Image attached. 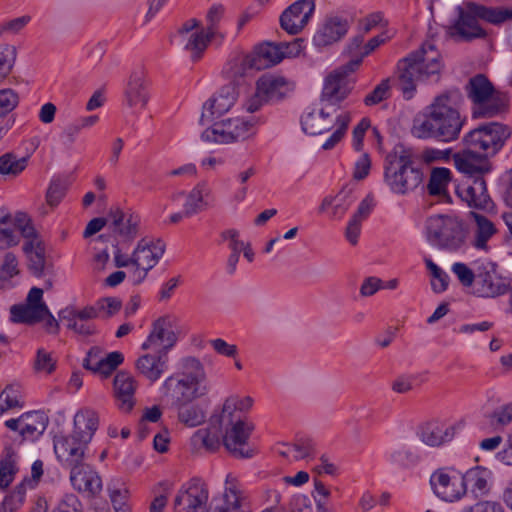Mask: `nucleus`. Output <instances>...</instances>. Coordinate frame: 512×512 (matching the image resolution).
I'll list each match as a JSON object with an SVG mask.
<instances>
[{
	"mask_svg": "<svg viewBox=\"0 0 512 512\" xmlns=\"http://www.w3.org/2000/svg\"><path fill=\"white\" fill-rule=\"evenodd\" d=\"M14 451L7 449L5 456L0 461V489L7 488L13 481L16 473Z\"/></svg>",
	"mask_w": 512,
	"mask_h": 512,
	"instance_id": "nucleus-49",
	"label": "nucleus"
},
{
	"mask_svg": "<svg viewBox=\"0 0 512 512\" xmlns=\"http://www.w3.org/2000/svg\"><path fill=\"white\" fill-rule=\"evenodd\" d=\"M171 406L176 410L179 422L188 427L199 426L206 419L204 408L195 401L180 402Z\"/></svg>",
	"mask_w": 512,
	"mask_h": 512,
	"instance_id": "nucleus-39",
	"label": "nucleus"
},
{
	"mask_svg": "<svg viewBox=\"0 0 512 512\" xmlns=\"http://www.w3.org/2000/svg\"><path fill=\"white\" fill-rule=\"evenodd\" d=\"M390 80L389 78L382 80L370 93L364 98V103L367 106L379 104L389 97Z\"/></svg>",
	"mask_w": 512,
	"mask_h": 512,
	"instance_id": "nucleus-55",
	"label": "nucleus"
},
{
	"mask_svg": "<svg viewBox=\"0 0 512 512\" xmlns=\"http://www.w3.org/2000/svg\"><path fill=\"white\" fill-rule=\"evenodd\" d=\"M470 214L474 218L476 224L473 245L477 249H486L487 242L495 234L496 228L485 216L477 212H471Z\"/></svg>",
	"mask_w": 512,
	"mask_h": 512,
	"instance_id": "nucleus-45",
	"label": "nucleus"
},
{
	"mask_svg": "<svg viewBox=\"0 0 512 512\" xmlns=\"http://www.w3.org/2000/svg\"><path fill=\"white\" fill-rule=\"evenodd\" d=\"M282 60L283 54L279 42H263L254 48L252 54L244 57L239 66L235 65L233 77H243L248 69L261 70L276 65Z\"/></svg>",
	"mask_w": 512,
	"mask_h": 512,
	"instance_id": "nucleus-11",
	"label": "nucleus"
},
{
	"mask_svg": "<svg viewBox=\"0 0 512 512\" xmlns=\"http://www.w3.org/2000/svg\"><path fill=\"white\" fill-rule=\"evenodd\" d=\"M349 23L339 16H327L316 29L312 44L317 49H323L339 42L347 34Z\"/></svg>",
	"mask_w": 512,
	"mask_h": 512,
	"instance_id": "nucleus-22",
	"label": "nucleus"
},
{
	"mask_svg": "<svg viewBox=\"0 0 512 512\" xmlns=\"http://www.w3.org/2000/svg\"><path fill=\"white\" fill-rule=\"evenodd\" d=\"M236 101L234 88L225 87L217 95L208 99L202 108L201 124L214 122L228 112Z\"/></svg>",
	"mask_w": 512,
	"mask_h": 512,
	"instance_id": "nucleus-29",
	"label": "nucleus"
},
{
	"mask_svg": "<svg viewBox=\"0 0 512 512\" xmlns=\"http://www.w3.org/2000/svg\"><path fill=\"white\" fill-rule=\"evenodd\" d=\"M331 108L323 105L318 112H308L302 117L301 125L306 134L319 135L333 129L337 123L336 117H332Z\"/></svg>",
	"mask_w": 512,
	"mask_h": 512,
	"instance_id": "nucleus-31",
	"label": "nucleus"
},
{
	"mask_svg": "<svg viewBox=\"0 0 512 512\" xmlns=\"http://www.w3.org/2000/svg\"><path fill=\"white\" fill-rule=\"evenodd\" d=\"M54 452L58 461L70 471L85 464V451L88 443L71 435L54 437Z\"/></svg>",
	"mask_w": 512,
	"mask_h": 512,
	"instance_id": "nucleus-15",
	"label": "nucleus"
},
{
	"mask_svg": "<svg viewBox=\"0 0 512 512\" xmlns=\"http://www.w3.org/2000/svg\"><path fill=\"white\" fill-rule=\"evenodd\" d=\"M24 220V212L12 215L7 209H0V249L18 245L17 223H22Z\"/></svg>",
	"mask_w": 512,
	"mask_h": 512,
	"instance_id": "nucleus-33",
	"label": "nucleus"
},
{
	"mask_svg": "<svg viewBox=\"0 0 512 512\" xmlns=\"http://www.w3.org/2000/svg\"><path fill=\"white\" fill-rule=\"evenodd\" d=\"M509 289V281L498 275L492 264L477 267L473 287L476 296L494 298L507 293Z\"/></svg>",
	"mask_w": 512,
	"mask_h": 512,
	"instance_id": "nucleus-17",
	"label": "nucleus"
},
{
	"mask_svg": "<svg viewBox=\"0 0 512 512\" xmlns=\"http://www.w3.org/2000/svg\"><path fill=\"white\" fill-rule=\"evenodd\" d=\"M191 451L193 453L215 452L220 447V441L217 436H211L209 429H199L190 438Z\"/></svg>",
	"mask_w": 512,
	"mask_h": 512,
	"instance_id": "nucleus-46",
	"label": "nucleus"
},
{
	"mask_svg": "<svg viewBox=\"0 0 512 512\" xmlns=\"http://www.w3.org/2000/svg\"><path fill=\"white\" fill-rule=\"evenodd\" d=\"M98 316L95 305L81 309L67 307L59 312L60 320L67 322V328L81 336H92L97 333V327L92 321Z\"/></svg>",
	"mask_w": 512,
	"mask_h": 512,
	"instance_id": "nucleus-20",
	"label": "nucleus"
},
{
	"mask_svg": "<svg viewBox=\"0 0 512 512\" xmlns=\"http://www.w3.org/2000/svg\"><path fill=\"white\" fill-rule=\"evenodd\" d=\"M256 86L269 103H274L283 100L292 92L295 83L282 75L265 74L257 80Z\"/></svg>",
	"mask_w": 512,
	"mask_h": 512,
	"instance_id": "nucleus-27",
	"label": "nucleus"
},
{
	"mask_svg": "<svg viewBox=\"0 0 512 512\" xmlns=\"http://www.w3.org/2000/svg\"><path fill=\"white\" fill-rule=\"evenodd\" d=\"M104 351L99 346H93L87 352L83 360V367L93 373L109 376L124 360V356L119 351L103 355Z\"/></svg>",
	"mask_w": 512,
	"mask_h": 512,
	"instance_id": "nucleus-26",
	"label": "nucleus"
},
{
	"mask_svg": "<svg viewBox=\"0 0 512 512\" xmlns=\"http://www.w3.org/2000/svg\"><path fill=\"white\" fill-rule=\"evenodd\" d=\"M455 428L453 426H443L438 422H428L422 424L417 431V436L427 446L438 447L445 442L453 439Z\"/></svg>",
	"mask_w": 512,
	"mask_h": 512,
	"instance_id": "nucleus-34",
	"label": "nucleus"
},
{
	"mask_svg": "<svg viewBox=\"0 0 512 512\" xmlns=\"http://www.w3.org/2000/svg\"><path fill=\"white\" fill-rule=\"evenodd\" d=\"M114 390L120 409L130 411L134 405V378L127 372H118L114 378Z\"/></svg>",
	"mask_w": 512,
	"mask_h": 512,
	"instance_id": "nucleus-37",
	"label": "nucleus"
},
{
	"mask_svg": "<svg viewBox=\"0 0 512 512\" xmlns=\"http://www.w3.org/2000/svg\"><path fill=\"white\" fill-rule=\"evenodd\" d=\"M208 512H252L247 493L232 477L227 476L222 495L215 499Z\"/></svg>",
	"mask_w": 512,
	"mask_h": 512,
	"instance_id": "nucleus-14",
	"label": "nucleus"
},
{
	"mask_svg": "<svg viewBox=\"0 0 512 512\" xmlns=\"http://www.w3.org/2000/svg\"><path fill=\"white\" fill-rule=\"evenodd\" d=\"M209 492L206 485L193 479L187 487L182 488L175 497V508L181 507L185 512H205Z\"/></svg>",
	"mask_w": 512,
	"mask_h": 512,
	"instance_id": "nucleus-23",
	"label": "nucleus"
},
{
	"mask_svg": "<svg viewBox=\"0 0 512 512\" xmlns=\"http://www.w3.org/2000/svg\"><path fill=\"white\" fill-rule=\"evenodd\" d=\"M19 103L17 93L12 89L0 90V118L13 111Z\"/></svg>",
	"mask_w": 512,
	"mask_h": 512,
	"instance_id": "nucleus-59",
	"label": "nucleus"
},
{
	"mask_svg": "<svg viewBox=\"0 0 512 512\" xmlns=\"http://www.w3.org/2000/svg\"><path fill=\"white\" fill-rule=\"evenodd\" d=\"M168 356L155 353H147L136 362L138 371L150 381L158 380L167 367Z\"/></svg>",
	"mask_w": 512,
	"mask_h": 512,
	"instance_id": "nucleus-36",
	"label": "nucleus"
},
{
	"mask_svg": "<svg viewBox=\"0 0 512 512\" xmlns=\"http://www.w3.org/2000/svg\"><path fill=\"white\" fill-rule=\"evenodd\" d=\"M472 9L473 13H475L480 20L495 26L512 22V7L485 6L475 2V5H472Z\"/></svg>",
	"mask_w": 512,
	"mask_h": 512,
	"instance_id": "nucleus-40",
	"label": "nucleus"
},
{
	"mask_svg": "<svg viewBox=\"0 0 512 512\" xmlns=\"http://www.w3.org/2000/svg\"><path fill=\"white\" fill-rule=\"evenodd\" d=\"M468 98L472 101V117L491 118L507 109V101L500 92L496 91L493 84L483 74H477L470 78L466 85Z\"/></svg>",
	"mask_w": 512,
	"mask_h": 512,
	"instance_id": "nucleus-6",
	"label": "nucleus"
},
{
	"mask_svg": "<svg viewBox=\"0 0 512 512\" xmlns=\"http://www.w3.org/2000/svg\"><path fill=\"white\" fill-rule=\"evenodd\" d=\"M461 100V93L456 89L435 96L414 118L412 135L418 139H433L443 143L457 140L467 120L459 110Z\"/></svg>",
	"mask_w": 512,
	"mask_h": 512,
	"instance_id": "nucleus-1",
	"label": "nucleus"
},
{
	"mask_svg": "<svg viewBox=\"0 0 512 512\" xmlns=\"http://www.w3.org/2000/svg\"><path fill=\"white\" fill-rule=\"evenodd\" d=\"M27 158H18L15 154L8 152L0 156V174L17 176L25 170Z\"/></svg>",
	"mask_w": 512,
	"mask_h": 512,
	"instance_id": "nucleus-48",
	"label": "nucleus"
},
{
	"mask_svg": "<svg viewBox=\"0 0 512 512\" xmlns=\"http://www.w3.org/2000/svg\"><path fill=\"white\" fill-rule=\"evenodd\" d=\"M20 435L23 439L35 440L46 430V419L41 412H28L21 415Z\"/></svg>",
	"mask_w": 512,
	"mask_h": 512,
	"instance_id": "nucleus-43",
	"label": "nucleus"
},
{
	"mask_svg": "<svg viewBox=\"0 0 512 512\" xmlns=\"http://www.w3.org/2000/svg\"><path fill=\"white\" fill-rule=\"evenodd\" d=\"M23 251L29 259V268L34 275L40 276L45 266L43 244L29 243L23 245Z\"/></svg>",
	"mask_w": 512,
	"mask_h": 512,
	"instance_id": "nucleus-47",
	"label": "nucleus"
},
{
	"mask_svg": "<svg viewBox=\"0 0 512 512\" xmlns=\"http://www.w3.org/2000/svg\"><path fill=\"white\" fill-rule=\"evenodd\" d=\"M109 496L115 512H130L127 504L128 490L108 486Z\"/></svg>",
	"mask_w": 512,
	"mask_h": 512,
	"instance_id": "nucleus-58",
	"label": "nucleus"
},
{
	"mask_svg": "<svg viewBox=\"0 0 512 512\" xmlns=\"http://www.w3.org/2000/svg\"><path fill=\"white\" fill-rule=\"evenodd\" d=\"M315 11V0H297L280 15V26L290 35L299 34L309 23Z\"/></svg>",
	"mask_w": 512,
	"mask_h": 512,
	"instance_id": "nucleus-18",
	"label": "nucleus"
},
{
	"mask_svg": "<svg viewBox=\"0 0 512 512\" xmlns=\"http://www.w3.org/2000/svg\"><path fill=\"white\" fill-rule=\"evenodd\" d=\"M451 182V171L444 167H435L431 170L427 184V191L431 196L448 199L447 187Z\"/></svg>",
	"mask_w": 512,
	"mask_h": 512,
	"instance_id": "nucleus-44",
	"label": "nucleus"
},
{
	"mask_svg": "<svg viewBox=\"0 0 512 512\" xmlns=\"http://www.w3.org/2000/svg\"><path fill=\"white\" fill-rule=\"evenodd\" d=\"M491 472L483 467H475L463 474L465 492L467 485L476 496H485L490 491Z\"/></svg>",
	"mask_w": 512,
	"mask_h": 512,
	"instance_id": "nucleus-42",
	"label": "nucleus"
},
{
	"mask_svg": "<svg viewBox=\"0 0 512 512\" xmlns=\"http://www.w3.org/2000/svg\"><path fill=\"white\" fill-rule=\"evenodd\" d=\"M206 372L202 362L194 356H186L179 362V370L165 379L163 393L172 404L196 401L207 395Z\"/></svg>",
	"mask_w": 512,
	"mask_h": 512,
	"instance_id": "nucleus-3",
	"label": "nucleus"
},
{
	"mask_svg": "<svg viewBox=\"0 0 512 512\" xmlns=\"http://www.w3.org/2000/svg\"><path fill=\"white\" fill-rule=\"evenodd\" d=\"M236 408L237 401L234 397L227 398L221 412L211 416L210 424L223 433V445L231 456L237 459H249L257 452L248 443L254 425L237 417Z\"/></svg>",
	"mask_w": 512,
	"mask_h": 512,
	"instance_id": "nucleus-2",
	"label": "nucleus"
},
{
	"mask_svg": "<svg viewBox=\"0 0 512 512\" xmlns=\"http://www.w3.org/2000/svg\"><path fill=\"white\" fill-rule=\"evenodd\" d=\"M214 38L213 35H210V33L201 26L200 29H197L186 38L182 46L185 51L190 53L191 60L196 62L202 58ZM179 46H181V44Z\"/></svg>",
	"mask_w": 512,
	"mask_h": 512,
	"instance_id": "nucleus-41",
	"label": "nucleus"
},
{
	"mask_svg": "<svg viewBox=\"0 0 512 512\" xmlns=\"http://www.w3.org/2000/svg\"><path fill=\"white\" fill-rule=\"evenodd\" d=\"M488 418L493 426L505 427L509 425L512 423V402L498 407Z\"/></svg>",
	"mask_w": 512,
	"mask_h": 512,
	"instance_id": "nucleus-57",
	"label": "nucleus"
},
{
	"mask_svg": "<svg viewBox=\"0 0 512 512\" xmlns=\"http://www.w3.org/2000/svg\"><path fill=\"white\" fill-rule=\"evenodd\" d=\"M17 49L13 45L4 44L0 46V71L7 76L16 61Z\"/></svg>",
	"mask_w": 512,
	"mask_h": 512,
	"instance_id": "nucleus-60",
	"label": "nucleus"
},
{
	"mask_svg": "<svg viewBox=\"0 0 512 512\" xmlns=\"http://www.w3.org/2000/svg\"><path fill=\"white\" fill-rule=\"evenodd\" d=\"M253 123L242 118H227L213 122L206 128L201 139L207 143L231 144L243 141L253 134Z\"/></svg>",
	"mask_w": 512,
	"mask_h": 512,
	"instance_id": "nucleus-9",
	"label": "nucleus"
},
{
	"mask_svg": "<svg viewBox=\"0 0 512 512\" xmlns=\"http://www.w3.org/2000/svg\"><path fill=\"white\" fill-rule=\"evenodd\" d=\"M225 13V7L222 4H213L207 11L205 20H206V29L210 35L214 37L224 36L218 32L219 23L221 22Z\"/></svg>",
	"mask_w": 512,
	"mask_h": 512,
	"instance_id": "nucleus-50",
	"label": "nucleus"
},
{
	"mask_svg": "<svg viewBox=\"0 0 512 512\" xmlns=\"http://www.w3.org/2000/svg\"><path fill=\"white\" fill-rule=\"evenodd\" d=\"M352 72L347 70L345 64L326 77L320 98L321 105L325 108H331L333 112L336 111L339 103L349 94L346 77Z\"/></svg>",
	"mask_w": 512,
	"mask_h": 512,
	"instance_id": "nucleus-19",
	"label": "nucleus"
},
{
	"mask_svg": "<svg viewBox=\"0 0 512 512\" xmlns=\"http://www.w3.org/2000/svg\"><path fill=\"white\" fill-rule=\"evenodd\" d=\"M434 494L447 502L459 500L465 494L463 474L454 468H439L430 477Z\"/></svg>",
	"mask_w": 512,
	"mask_h": 512,
	"instance_id": "nucleus-10",
	"label": "nucleus"
},
{
	"mask_svg": "<svg viewBox=\"0 0 512 512\" xmlns=\"http://www.w3.org/2000/svg\"><path fill=\"white\" fill-rule=\"evenodd\" d=\"M454 162L458 171L466 176V180L483 177L491 170L488 157L469 148L456 154Z\"/></svg>",
	"mask_w": 512,
	"mask_h": 512,
	"instance_id": "nucleus-25",
	"label": "nucleus"
},
{
	"mask_svg": "<svg viewBox=\"0 0 512 512\" xmlns=\"http://www.w3.org/2000/svg\"><path fill=\"white\" fill-rule=\"evenodd\" d=\"M98 425L99 418L95 411L90 409L80 410L74 416V430L71 436L89 444L98 429Z\"/></svg>",
	"mask_w": 512,
	"mask_h": 512,
	"instance_id": "nucleus-35",
	"label": "nucleus"
},
{
	"mask_svg": "<svg viewBox=\"0 0 512 512\" xmlns=\"http://www.w3.org/2000/svg\"><path fill=\"white\" fill-rule=\"evenodd\" d=\"M109 218L111 219L110 228L115 236L126 241H131L137 236L140 224L137 215H127L120 209H116L110 211Z\"/></svg>",
	"mask_w": 512,
	"mask_h": 512,
	"instance_id": "nucleus-32",
	"label": "nucleus"
},
{
	"mask_svg": "<svg viewBox=\"0 0 512 512\" xmlns=\"http://www.w3.org/2000/svg\"><path fill=\"white\" fill-rule=\"evenodd\" d=\"M330 495V490L325 486V484L322 481L315 479L313 497L316 502L317 512H328L326 504Z\"/></svg>",
	"mask_w": 512,
	"mask_h": 512,
	"instance_id": "nucleus-64",
	"label": "nucleus"
},
{
	"mask_svg": "<svg viewBox=\"0 0 512 512\" xmlns=\"http://www.w3.org/2000/svg\"><path fill=\"white\" fill-rule=\"evenodd\" d=\"M456 193L471 208L488 210L493 207L483 177L465 180L456 187Z\"/></svg>",
	"mask_w": 512,
	"mask_h": 512,
	"instance_id": "nucleus-24",
	"label": "nucleus"
},
{
	"mask_svg": "<svg viewBox=\"0 0 512 512\" xmlns=\"http://www.w3.org/2000/svg\"><path fill=\"white\" fill-rule=\"evenodd\" d=\"M24 219L25 220L22 223H17V232L19 234V238L22 236L25 239L24 244H42L37 231L35 230L30 218L26 213H24Z\"/></svg>",
	"mask_w": 512,
	"mask_h": 512,
	"instance_id": "nucleus-61",
	"label": "nucleus"
},
{
	"mask_svg": "<svg viewBox=\"0 0 512 512\" xmlns=\"http://www.w3.org/2000/svg\"><path fill=\"white\" fill-rule=\"evenodd\" d=\"M177 340L170 317L163 316L152 323L151 331L141 348L168 356V352L174 347Z\"/></svg>",
	"mask_w": 512,
	"mask_h": 512,
	"instance_id": "nucleus-16",
	"label": "nucleus"
},
{
	"mask_svg": "<svg viewBox=\"0 0 512 512\" xmlns=\"http://www.w3.org/2000/svg\"><path fill=\"white\" fill-rule=\"evenodd\" d=\"M385 42V38L381 35L375 36L371 38L363 47V52L357 54L356 58L350 59L346 63V68L348 71H355L358 69L362 60L365 56L372 53L377 47Z\"/></svg>",
	"mask_w": 512,
	"mask_h": 512,
	"instance_id": "nucleus-54",
	"label": "nucleus"
},
{
	"mask_svg": "<svg viewBox=\"0 0 512 512\" xmlns=\"http://www.w3.org/2000/svg\"><path fill=\"white\" fill-rule=\"evenodd\" d=\"M472 5H475V2L470 1L465 3V7L458 6L456 8L458 17L447 28V34L450 37L459 38L464 41L487 37L486 30L478 23V16L472 11Z\"/></svg>",
	"mask_w": 512,
	"mask_h": 512,
	"instance_id": "nucleus-12",
	"label": "nucleus"
},
{
	"mask_svg": "<svg viewBox=\"0 0 512 512\" xmlns=\"http://www.w3.org/2000/svg\"><path fill=\"white\" fill-rule=\"evenodd\" d=\"M43 298V289L33 287L30 289L26 303L13 305L10 309L11 320L15 323L35 324L43 321L49 309Z\"/></svg>",
	"mask_w": 512,
	"mask_h": 512,
	"instance_id": "nucleus-13",
	"label": "nucleus"
},
{
	"mask_svg": "<svg viewBox=\"0 0 512 512\" xmlns=\"http://www.w3.org/2000/svg\"><path fill=\"white\" fill-rule=\"evenodd\" d=\"M65 192L66 185L63 181L60 179L51 181L46 193L47 204L51 207L57 206L64 197Z\"/></svg>",
	"mask_w": 512,
	"mask_h": 512,
	"instance_id": "nucleus-62",
	"label": "nucleus"
},
{
	"mask_svg": "<svg viewBox=\"0 0 512 512\" xmlns=\"http://www.w3.org/2000/svg\"><path fill=\"white\" fill-rule=\"evenodd\" d=\"M452 271L463 286L474 287V283L476 281V270L473 271L466 264L457 262L453 264Z\"/></svg>",
	"mask_w": 512,
	"mask_h": 512,
	"instance_id": "nucleus-63",
	"label": "nucleus"
},
{
	"mask_svg": "<svg viewBox=\"0 0 512 512\" xmlns=\"http://www.w3.org/2000/svg\"><path fill=\"white\" fill-rule=\"evenodd\" d=\"M212 189L206 181L199 182L187 195L185 199L184 214L186 217L193 216L203 211L208 205V198Z\"/></svg>",
	"mask_w": 512,
	"mask_h": 512,
	"instance_id": "nucleus-38",
	"label": "nucleus"
},
{
	"mask_svg": "<svg viewBox=\"0 0 512 512\" xmlns=\"http://www.w3.org/2000/svg\"><path fill=\"white\" fill-rule=\"evenodd\" d=\"M425 233L429 243L442 249L457 250L466 238L463 223L455 217L434 215L425 222Z\"/></svg>",
	"mask_w": 512,
	"mask_h": 512,
	"instance_id": "nucleus-7",
	"label": "nucleus"
},
{
	"mask_svg": "<svg viewBox=\"0 0 512 512\" xmlns=\"http://www.w3.org/2000/svg\"><path fill=\"white\" fill-rule=\"evenodd\" d=\"M125 100L129 107L144 109L149 101L146 73L143 69H135L131 72L125 89Z\"/></svg>",
	"mask_w": 512,
	"mask_h": 512,
	"instance_id": "nucleus-30",
	"label": "nucleus"
},
{
	"mask_svg": "<svg viewBox=\"0 0 512 512\" xmlns=\"http://www.w3.org/2000/svg\"><path fill=\"white\" fill-rule=\"evenodd\" d=\"M424 45L419 51L409 54L400 60L397 65L398 87L405 99H411L416 91L419 81H424L432 76H438L442 64L434 46Z\"/></svg>",
	"mask_w": 512,
	"mask_h": 512,
	"instance_id": "nucleus-4",
	"label": "nucleus"
},
{
	"mask_svg": "<svg viewBox=\"0 0 512 512\" xmlns=\"http://www.w3.org/2000/svg\"><path fill=\"white\" fill-rule=\"evenodd\" d=\"M511 136V129L500 122L479 125L467 133L463 143L469 149L484 154L486 157L496 155Z\"/></svg>",
	"mask_w": 512,
	"mask_h": 512,
	"instance_id": "nucleus-8",
	"label": "nucleus"
},
{
	"mask_svg": "<svg viewBox=\"0 0 512 512\" xmlns=\"http://www.w3.org/2000/svg\"><path fill=\"white\" fill-rule=\"evenodd\" d=\"M336 121V129L334 130L330 138L327 141H325L322 145V148L325 150L332 149L343 138L347 130V127L351 121L350 114L347 112L341 113L336 116Z\"/></svg>",
	"mask_w": 512,
	"mask_h": 512,
	"instance_id": "nucleus-51",
	"label": "nucleus"
},
{
	"mask_svg": "<svg viewBox=\"0 0 512 512\" xmlns=\"http://www.w3.org/2000/svg\"><path fill=\"white\" fill-rule=\"evenodd\" d=\"M164 252L165 243L160 239L143 238L138 241L133 251V261L137 270L143 271V274L139 277V281L143 280L148 271L159 262Z\"/></svg>",
	"mask_w": 512,
	"mask_h": 512,
	"instance_id": "nucleus-21",
	"label": "nucleus"
},
{
	"mask_svg": "<svg viewBox=\"0 0 512 512\" xmlns=\"http://www.w3.org/2000/svg\"><path fill=\"white\" fill-rule=\"evenodd\" d=\"M285 512H313L311 499L304 494H295L284 504Z\"/></svg>",
	"mask_w": 512,
	"mask_h": 512,
	"instance_id": "nucleus-56",
	"label": "nucleus"
},
{
	"mask_svg": "<svg viewBox=\"0 0 512 512\" xmlns=\"http://www.w3.org/2000/svg\"><path fill=\"white\" fill-rule=\"evenodd\" d=\"M70 482L75 490L89 498L102 491L101 477L86 463L70 471Z\"/></svg>",
	"mask_w": 512,
	"mask_h": 512,
	"instance_id": "nucleus-28",
	"label": "nucleus"
},
{
	"mask_svg": "<svg viewBox=\"0 0 512 512\" xmlns=\"http://www.w3.org/2000/svg\"><path fill=\"white\" fill-rule=\"evenodd\" d=\"M202 26V23L196 19V18H190L186 21H184L175 31V33H173L171 36H170V43L172 45H180L182 43H184V41L186 40V38L191 34L193 33L194 31H196L197 29H200Z\"/></svg>",
	"mask_w": 512,
	"mask_h": 512,
	"instance_id": "nucleus-52",
	"label": "nucleus"
},
{
	"mask_svg": "<svg viewBox=\"0 0 512 512\" xmlns=\"http://www.w3.org/2000/svg\"><path fill=\"white\" fill-rule=\"evenodd\" d=\"M425 264L433 277V280L431 281L433 291L436 293L445 291L448 286V275L431 259H425Z\"/></svg>",
	"mask_w": 512,
	"mask_h": 512,
	"instance_id": "nucleus-53",
	"label": "nucleus"
},
{
	"mask_svg": "<svg viewBox=\"0 0 512 512\" xmlns=\"http://www.w3.org/2000/svg\"><path fill=\"white\" fill-rule=\"evenodd\" d=\"M423 180V173L415 166L411 153L404 147H396L385 158L384 181L398 195L414 191Z\"/></svg>",
	"mask_w": 512,
	"mask_h": 512,
	"instance_id": "nucleus-5",
	"label": "nucleus"
}]
</instances>
